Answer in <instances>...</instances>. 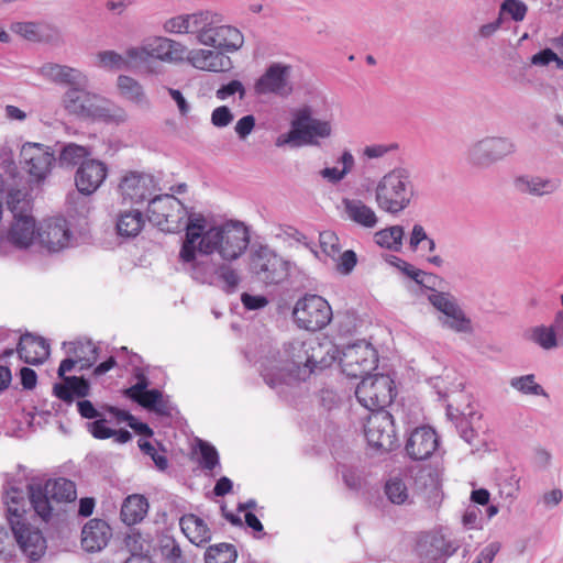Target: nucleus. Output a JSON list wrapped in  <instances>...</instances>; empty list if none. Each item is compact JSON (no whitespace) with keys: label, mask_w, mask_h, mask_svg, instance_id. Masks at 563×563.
Returning <instances> with one entry per match:
<instances>
[{"label":"nucleus","mask_w":563,"mask_h":563,"mask_svg":"<svg viewBox=\"0 0 563 563\" xmlns=\"http://www.w3.org/2000/svg\"><path fill=\"white\" fill-rule=\"evenodd\" d=\"M27 495L29 499L23 490L10 487L5 490L3 503L7 521L18 545L26 556L37 561L46 551V539L38 528L29 522L26 506L30 504L35 514L47 522L53 511L52 498L41 484H29Z\"/></svg>","instance_id":"nucleus-1"},{"label":"nucleus","mask_w":563,"mask_h":563,"mask_svg":"<svg viewBox=\"0 0 563 563\" xmlns=\"http://www.w3.org/2000/svg\"><path fill=\"white\" fill-rule=\"evenodd\" d=\"M249 243V231L242 223L227 222L207 229L206 218L196 214L190 217L186 224L179 260L192 261L195 251H199L201 257L218 253L224 261H234L245 252Z\"/></svg>","instance_id":"nucleus-2"},{"label":"nucleus","mask_w":563,"mask_h":563,"mask_svg":"<svg viewBox=\"0 0 563 563\" xmlns=\"http://www.w3.org/2000/svg\"><path fill=\"white\" fill-rule=\"evenodd\" d=\"M316 346V340H295L283 345L276 354L261 362V375L272 388L283 384L306 380L311 375L308 349Z\"/></svg>","instance_id":"nucleus-3"},{"label":"nucleus","mask_w":563,"mask_h":563,"mask_svg":"<svg viewBox=\"0 0 563 563\" xmlns=\"http://www.w3.org/2000/svg\"><path fill=\"white\" fill-rule=\"evenodd\" d=\"M88 87L68 88L63 96L66 111L81 119L101 120L107 123H123L126 112L100 95L89 92Z\"/></svg>","instance_id":"nucleus-4"},{"label":"nucleus","mask_w":563,"mask_h":563,"mask_svg":"<svg viewBox=\"0 0 563 563\" xmlns=\"http://www.w3.org/2000/svg\"><path fill=\"white\" fill-rule=\"evenodd\" d=\"M415 194L411 172L406 167H395L377 181L375 202L380 210L398 214L410 206Z\"/></svg>","instance_id":"nucleus-5"},{"label":"nucleus","mask_w":563,"mask_h":563,"mask_svg":"<svg viewBox=\"0 0 563 563\" xmlns=\"http://www.w3.org/2000/svg\"><path fill=\"white\" fill-rule=\"evenodd\" d=\"M8 209L11 211L13 222L8 232L9 241L24 249L32 244L35 234L38 232L35 225V219L31 214L32 206L29 195L25 190L18 188L8 189L5 196Z\"/></svg>","instance_id":"nucleus-6"},{"label":"nucleus","mask_w":563,"mask_h":563,"mask_svg":"<svg viewBox=\"0 0 563 563\" xmlns=\"http://www.w3.org/2000/svg\"><path fill=\"white\" fill-rule=\"evenodd\" d=\"M196 214L190 213L179 199L168 194L154 196L147 207L148 221L169 233L179 232L183 228L186 230L188 219Z\"/></svg>","instance_id":"nucleus-7"},{"label":"nucleus","mask_w":563,"mask_h":563,"mask_svg":"<svg viewBox=\"0 0 563 563\" xmlns=\"http://www.w3.org/2000/svg\"><path fill=\"white\" fill-rule=\"evenodd\" d=\"M331 125L310 115L309 110H301L291 122L288 133L282 134L276 141L277 146L289 144L291 146L317 145V137L325 139L331 135Z\"/></svg>","instance_id":"nucleus-8"},{"label":"nucleus","mask_w":563,"mask_h":563,"mask_svg":"<svg viewBox=\"0 0 563 563\" xmlns=\"http://www.w3.org/2000/svg\"><path fill=\"white\" fill-rule=\"evenodd\" d=\"M517 146L509 137L486 136L472 143L465 153L467 163L476 168H488L515 154Z\"/></svg>","instance_id":"nucleus-9"},{"label":"nucleus","mask_w":563,"mask_h":563,"mask_svg":"<svg viewBox=\"0 0 563 563\" xmlns=\"http://www.w3.org/2000/svg\"><path fill=\"white\" fill-rule=\"evenodd\" d=\"M358 402L371 411L384 410L394 397V380L384 374L367 375L361 378L355 389Z\"/></svg>","instance_id":"nucleus-10"},{"label":"nucleus","mask_w":563,"mask_h":563,"mask_svg":"<svg viewBox=\"0 0 563 563\" xmlns=\"http://www.w3.org/2000/svg\"><path fill=\"white\" fill-rule=\"evenodd\" d=\"M296 324L307 331L323 329L332 319V309L329 302L319 295H305L292 310Z\"/></svg>","instance_id":"nucleus-11"},{"label":"nucleus","mask_w":563,"mask_h":563,"mask_svg":"<svg viewBox=\"0 0 563 563\" xmlns=\"http://www.w3.org/2000/svg\"><path fill=\"white\" fill-rule=\"evenodd\" d=\"M250 266L252 273L266 285H278L289 274V263L266 245L252 252Z\"/></svg>","instance_id":"nucleus-12"},{"label":"nucleus","mask_w":563,"mask_h":563,"mask_svg":"<svg viewBox=\"0 0 563 563\" xmlns=\"http://www.w3.org/2000/svg\"><path fill=\"white\" fill-rule=\"evenodd\" d=\"M369 446L380 452H389L398 446L394 417L386 410L372 411L364 426Z\"/></svg>","instance_id":"nucleus-13"},{"label":"nucleus","mask_w":563,"mask_h":563,"mask_svg":"<svg viewBox=\"0 0 563 563\" xmlns=\"http://www.w3.org/2000/svg\"><path fill=\"white\" fill-rule=\"evenodd\" d=\"M377 352L371 343L357 342L342 351L340 365L342 372L351 378H363L377 367Z\"/></svg>","instance_id":"nucleus-14"},{"label":"nucleus","mask_w":563,"mask_h":563,"mask_svg":"<svg viewBox=\"0 0 563 563\" xmlns=\"http://www.w3.org/2000/svg\"><path fill=\"white\" fill-rule=\"evenodd\" d=\"M292 66L283 63H272L264 74L256 79L254 91L258 96L275 95L289 96L294 88L290 81Z\"/></svg>","instance_id":"nucleus-15"},{"label":"nucleus","mask_w":563,"mask_h":563,"mask_svg":"<svg viewBox=\"0 0 563 563\" xmlns=\"http://www.w3.org/2000/svg\"><path fill=\"white\" fill-rule=\"evenodd\" d=\"M54 162V153L48 146L26 142L21 147L20 164L36 181H42L47 177Z\"/></svg>","instance_id":"nucleus-16"},{"label":"nucleus","mask_w":563,"mask_h":563,"mask_svg":"<svg viewBox=\"0 0 563 563\" xmlns=\"http://www.w3.org/2000/svg\"><path fill=\"white\" fill-rule=\"evenodd\" d=\"M119 189L123 202L139 205L146 200L150 202L158 188L154 176L146 173L129 172L122 177Z\"/></svg>","instance_id":"nucleus-17"},{"label":"nucleus","mask_w":563,"mask_h":563,"mask_svg":"<svg viewBox=\"0 0 563 563\" xmlns=\"http://www.w3.org/2000/svg\"><path fill=\"white\" fill-rule=\"evenodd\" d=\"M439 443V437L433 428L418 427L410 432L405 444V452L413 461H424L433 455Z\"/></svg>","instance_id":"nucleus-18"},{"label":"nucleus","mask_w":563,"mask_h":563,"mask_svg":"<svg viewBox=\"0 0 563 563\" xmlns=\"http://www.w3.org/2000/svg\"><path fill=\"white\" fill-rule=\"evenodd\" d=\"M108 175L107 165L99 161L89 158L82 162L75 173V185L77 190L86 196L97 191Z\"/></svg>","instance_id":"nucleus-19"},{"label":"nucleus","mask_w":563,"mask_h":563,"mask_svg":"<svg viewBox=\"0 0 563 563\" xmlns=\"http://www.w3.org/2000/svg\"><path fill=\"white\" fill-rule=\"evenodd\" d=\"M459 544L442 533H432L419 543V554L428 563H445L459 549Z\"/></svg>","instance_id":"nucleus-20"},{"label":"nucleus","mask_w":563,"mask_h":563,"mask_svg":"<svg viewBox=\"0 0 563 563\" xmlns=\"http://www.w3.org/2000/svg\"><path fill=\"white\" fill-rule=\"evenodd\" d=\"M37 235L41 243L52 252L68 246L71 239L69 224L63 217L47 219L38 230Z\"/></svg>","instance_id":"nucleus-21"},{"label":"nucleus","mask_w":563,"mask_h":563,"mask_svg":"<svg viewBox=\"0 0 563 563\" xmlns=\"http://www.w3.org/2000/svg\"><path fill=\"white\" fill-rule=\"evenodd\" d=\"M15 352L20 360L30 365L43 364L49 356V343L43 336L30 332L20 336Z\"/></svg>","instance_id":"nucleus-22"},{"label":"nucleus","mask_w":563,"mask_h":563,"mask_svg":"<svg viewBox=\"0 0 563 563\" xmlns=\"http://www.w3.org/2000/svg\"><path fill=\"white\" fill-rule=\"evenodd\" d=\"M40 73L46 79L69 88L88 87V77L79 69L54 63L44 64Z\"/></svg>","instance_id":"nucleus-23"},{"label":"nucleus","mask_w":563,"mask_h":563,"mask_svg":"<svg viewBox=\"0 0 563 563\" xmlns=\"http://www.w3.org/2000/svg\"><path fill=\"white\" fill-rule=\"evenodd\" d=\"M514 185L520 194L544 197L556 192L561 186V181L555 177L521 175L515 178Z\"/></svg>","instance_id":"nucleus-24"},{"label":"nucleus","mask_w":563,"mask_h":563,"mask_svg":"<svg viewBox=\"0 0 563 563\" xmlns=\"http://www.w3.org/2000/svg\"><path fill=\"white\" fill-rule=\"evenodd\" d=\"M188 62L197 69L206 71H225L232 67L229 56L219 51L192 49L187 56Z\"/></svg>","instance_id":"nucleus-25"},{"label":"nucleus","mask_w":563,"mask_h":563,"mask_svg":"<svg viewBox=\"0 0 563 563\" xmlns=\"http://www.w3.org/2000/svg\"><path fill=\"white\" fill-rule=\"evenodd\" d=\"M111 536L109 525L101 519H91L82 528L81 545L87 552H97L103 549Z\"/></svg>","instance_id":"nucleus-26"},{"label":"nucleus","mask_w":563,"mask_h":563,"mask_svg":"<svg viewBox=\"0 0 563 563\" xmlns=\"http://www.w3.org/2000/svg\"><path fill=\"white\" fill-rule=\"evenodd\" d=\"M344 212L349 220L365 229H373L378 218L372 207L360 199L344 198L342 200Z\"/></svg>","instance_id":"nucleus-27"},{"label":"nucleus","mask_w":563,"mask_h":563,"mask_svg":"<svg viewBox=\"0 0 563 563\" xmlns=\"http://www.w3.org/2000/svg\"><path fill=\"white\" fill-rule=\"evenodd\" d=\"M53 386V394L60 400L70 404L75 397L84 398L89 395L90 384L84 376H68Z\"/></svg>","instance_id":"nucleus-28"},{"label":"nucleus","mask_w":563,"mask_h":563,"mask_svg":"<svg viewBox=\"0 0 563 563\" xmlns=\"http://www.w3.org/2000/svg\"><path fill=\"white\" fill-rule=\"evenodd\" d=\"M186 47L167 37H156L147 43V55L161 60L179 62L184 59Z\"/></svg>","instance_id":"nucleus-29"},{"label":"nucleus","mask_w":563,"mask_h":563,"mask_svg":"<svg viewBox=\"0 0 563 563\" xmlns=\"http://www.w3.org/2000/svg\"><path fill=\"white\" fill-rule=\"evenodd\" d=\"M180 528L191 543L202 545L211 540V531L200 517L188 514L180 518Z\"/></svg>","instance_id":"nucleus-30"},{"label":"nucleus","mask_w":563,"mask_h":563,"mask_svg":"<svg viewBox=\"0 0 563 563\" xmlns=\"http://www.w3.org/2000/svg\"><path fill=\"white\" fill-rule=\"evenodd\" d=\"M214 44L211 47L220 48L225 52H236L243 46L244 37L239 29L220 22L218 29L213 33Z\"/></svg>","instance_id":"nucleus-31"},{"label":"nucleus","mask_w":563,"mask_h":563,"mask_svg":"<svg viewBox=\"0 0 563 563\" xmlns=\"http://www.w3.org/2000/svg\"><path fill=\"white\" fill-rule=\"evenodd\" d=\"M148 509L147 499L142 495H131L125 498L121 507V519L128 526L143 520Z\"/></svg>","instance_id":"nucleus-32"},{"label":"nucleus","mask_w":563,"mask_h":563,"mask_svg":"<svg viewBox=\"0 0 563 563\" xmlns=\"http://www.w3.org/2000/svg\"><path fill=\"white\" fill-rule=\"evenodd\" d=\"M197 252L195 251V260L183 262V264L189 265L188 271L195 280L211 285L219 273V265L212 263L208 257L198 260Z\"/></svg>","instance_id":"nucleus-33"},{"label":"nucleus","mask_w":563,"mask_h":563,"mask_svg":"<svg viewBox=\"0 0 563 563\" xmlns=\"http://www.w3.org/2000/svg\"><path fill=\"white\" fill-rule=\"evenodd\" d=\"M438 321L442 328L455 333L472 334L474 331L471 318L466 316L461 306L444 316H439Z\"/></svg>","instance_id":"nucleus-34"},{"label":"nucleus","mask_w":563,"mask_h":563,"mask_svg":"<svg viewBox=\"0 0 563 563\" xmlns=\"http://www.w3.org/2000/svg\"><path fill=\"white\" fill-rule=\"evenodd\" d=\"M121 96L140 107H150V101L141 84L134 78L120 75L117 82Z\"/></svg>","instance_id":"nucleus-35"},{"label":"nucleus","mask_w":563,"mask_h":563,"mask_svg":"<svg viewBox=\"0 0 563 563\" xmlns=\"http://www.w3.org/2000/svg\"><path fill=\"white\" fill-rule=\"evenodd\" d=\"M144 218L140 210L123 211L117 220V231L120 236L134 238L144 227Z\"/></svg>","instance_id":"nucleus-36"},{"label":"nucleus","mask_w":563,"mask_h":563,"mask_svg":"<svg viewBox=\"0 0 563 563\" xmlns=\"http://www.w3.org/2000/svg\"><path fill=\"white\" fill-rule=\"evenodd\" d=\"M43 486L54 501L69 503L76 499V486L69 479L63 477L48 479Z\"/></svg>","instance_id":"nucleus-37"},{"label":"nucleus","mask_w":563,"mask_h":563,"mask_svg":"<svg viewBox=\"0 0 563 563\" xmlns=\"http://www.w3.org/2000/svg\"><path fill=\"white\" fill-rule=\"evenodd\" d=\"M154 550L161 554L164 563H184L181 549L169 534L159 536Z\"/></svg>","instance_id":"nucleus-38"},{"label":"nucleus","mask_w":563,"mask_h":563,"mask_svg":"<svg viewBox=\"0 0 563 563\" xmlns=\"http://www.w3.org/2000/svg\"><path fill=\"white\" fill-rule=\"evenodd\" d=\"M316 345L317 347L309 345L311 349H308L311 374L318 368L323 369L329 367L336 360L334 353H331L332 347H328L318 340H316Z\"/></svg>","instance_id":"nucleus-39"},{"label":"nucleus","mask_w":563,"mask_h":563,"mask_svg":"<svg viewBox=\"0 0 563 563\" xmlns=\"http://www.w3.org/2000/svg\"><path fill=\"white\" fill-rule=\"evenodd\" d=\"M238 551L231 543L210 545L205 552V563H235Z\"/></svg>","instance_id":"nucleus-40"},{"label":"nucleus","mask_w":563,"mask_h":563,"mask_svg":"<svg viewBox=\"0 0 563 563\" xmlns=\"http://www.w3.org/2000/svg\"><path fill=\"white\" fill-rule=\"evenodd\" d=\"M404 228L393 225L375 233V242L385 249L398 252L402 245Z\"/></svg>","instance_id":"nucleus-41"},{"label":"nucleus","mask_w":563,"mask_h":563,"mask_svg":"<svg viewBox=\"0 0 563 563\" xmlns=\"http://www.w3.org/2000/svg\"><path fill=\"white\" fill-rule=\"evenodd\" d=\"M339 162L343 165L342 169H338L336 167H325L320 172V175L331 184H338L344 179V177L352 172L355 165L354 156L350 151H344L339 158Z\"/></svg>","instance_id":"nucleus-42"},{"label":"nucleus","mask_w":563,"mask_h":563,"mask_svg":"<svg viewBox=\"0 0 563 563\" xmlns=\"http://www.w3.org/2000/svg\"><path fill=\"white\" fill-rule=\"evenodd\" d=\"M206 21H202L201 32L198 35V42L202 45H213L214 36L213 33L218 29L220 22H224V16L221 13L206 10L205 18Z\"/></svg>","instance_id":"nucleus-43"},{"label":"nucleus","mask_w":563,"mask_h":563,"mask_svg":"<svg viewBox=\"0 0 563 563\" xmlns=\"http://www.w3.org/2000/svg\"><path fill=\"white\" fill-rule=\"evenodd\" d=\"M530 340L547 351L562 346L559 335L553 332V329L545 325L532 328Z\"/></svg>","instance_id":"nucleus-44"},{"label":"nucleus","mask_w":563,"mask_h":563,"mask_svg":"<svg viewBox=\"0 0 563 563\" xmlns=\"http://www.w3.org/2000/svg\"><path fill=\"white\" fill-rule=\"evenodd\" d=\"M499 494L505 498H515L520 489V477L514 470H505L497 477Z\"/></svg>","instance_id":"nucleus-45"},{"label":"nucleus","mask_w":563,"mask_h":563,"mask_svg":"<svg viewBox=\"0 0 563 563\" xmlns=\"http://www.w3.org/2000/svg\"><path fill=\"white\" fill-rule=\"evenodd\" d=\"M90 155L86 146L69 143L65 145L59 154V162L63 166H80Z\"/></svg>","instance_id":"nucleus-46"},{"label":"nucleus","mask_w":563,"mask_h":563,"mask_svg":"<svg viewBox=\"0 0 563 563\" xmlns=\"http://www.w3.org/2000/svg\"><path fill=\"white\" fill-rule=\"evenodd\" d=\"M510 386L525 395L547 396L544 388L536 383L533 374L512 377Z\"/></svg>","instance_id":"nucleus-47"},{"label":"nucleus","mask_w":563,"mask_h":563,"mask_svg":"<svg viewBox=\"0 0 563 563\" xmlns=\"http://www.w3.org/2000/svg\"><path fill=\"white\" fill-rule=\"evenodd\" d=\"M429 302L441 313V316L460 306L457 298L448 291H433L428 296Z\"/></svg>","instance_id":"nucleus-48"},{"label":"nucleus","mask_w":563,"mask_h":563,"mask_svg":"<svg viewBox=\"0 0 563 563\" xmlns=\"http://www.w3.org/2000/svg\"><path fill=\"white\" fill-rule=\"evenodd\" d=\"M198 449L200 453L199 464L206 471H213L220 465L219 453L217 449L207 441L199 440Z\"/></svg>","instance_id":"nucleus-49"},{"label":"nucleus","mask_w":563,"mask_h":563,"mask_svg":"<svg viewBox=\"0 0 563 563\" xmlns=\"http://www.w3.org/2000/svg\"><path fill=\"white\" fill-rule=\"evenodd\" d=\"M67 354L74 356L77 362H82L89 358V355H99V347L90 340L75 341L68 343Z\"/></svg>","instance_id":"nucleus-50"},{"label":"nucleus","mask_w":563,"mask_h":563,"mask_svg":"<svg viewBox=\"0 0 563 563\" xmlns=\"http://www.w3.org/2000/svg\"><path fill=\"white\" fill-rule=\"evenodd\" d=\"M385 494L396 505H401L408 499L406 484L400 478H391L385 485Z\"/></svg>","instance_id":"nucleus-51"},{"label":"nucleus","mask_w":563,"mask_h":563,"mask_svg":"<svg viewBox=\"0 0 563 563\" xmlns=\"http://www.w3.org/2000/svg\"><path fill=\"white\" fill-rule=\"evenodd\" d=\"M5 164V174L9 176L12 183H9L8 179H4L0 174V194L5 198L8 194V189L18 188L19 181H21V177H19V172L13 159L8 158L4 159Z\"/></svg>","instance_id":"nucleus-52"},{"label":"nucleus","mask_w":563,"mask_h":563,"mask_svg":"<svg viewBox=\"0 0 563 563\" xmlns=\"http://www.w3.org/2000/svg\"><path fill=\"white\" fill-rule=\"evenodd\" d=\"M235 93L239 95L240 100H244V98L246 96V89L240 80L233 79V80L229 81L228 84L222 85L216 91V97L219 100H227L228 98H230L231 96H234Z\"/></svg>","instance_id":"nucleus-53"},{"label":"nucleus","mask_w":563,"mask_h":563,"mask_svg":"<svg viewBox=\"0 0 563 563\" xmlns=\"http://www.w3.org/2000/svg\"><path fill=\"white\" fill-rule=\"evenodd\" d=\"M386 261L397 267L400 272H402L406 276L415 280V283H420V277L423 274V271L416 268L413 265L407 263L402 258L395 256V255H388L386 257Z\"/></svg>","instance_id":"nucleus-54"},{"label":"nucleus","mask_w":563,"mask_h":563,"mask_svg":"<svg viewBox=\"0 0 563 563\" xmlns=\"http://www.w3.org/2000/svg\"><path fill=\"white\" fill-rule=\"evenodd\" d=\"M100 64L109 69H122L126 66V60L114 51H103L98 54Z\"/></svg>","instance_id":"nucleus-55"},{"label":"nucleus","mask_w":563,"mask_h":563,"mask_svg":"<svg viewBox=\"0 0 563 563\" xmlns=\"http://www.w3.org/2000/svg\"><path fill=\"white\" fill-rule=\"evenodd\" d=\"M139 448L141 449V451L144 454L151 456V459L153 460V462L155 463L156 467L159 471H165L168 467L167 457L165 455L158 454L156 449L154 448V445L151 442L145 441V440H140Z\"/></svg>","instance_id":"nucleus-56"},{"label":"nucleus","mask_w":563,"mask_h":563,"mask_svg":"<svg viewBox=\"0 0 563 563\" xmlns=\"http://www.w3.org/2000/svg\"><path fill=\"white\" fill-rule=\"evenodd\" d=\"M398 148V143L373 144L364 147L363 155L369 159L380 158L390 152L397 151Z\"/></svg>","instance_id":"nucleus-57"},{"label":"nucleus","mask_w":563,"mask_h":563,"mask_svg":"<svg viewBox=\"0 0 563 563\" xmlns=\"http://www.w3.org/2000/svg\"><path fill=\"white\" fill-rule=\"evenodd\" d=\"M501 12H507L515 21H522L527 13V5L519 0H506L501 4Z\"/></svg>","instance_id":"nucleus-58"},{"label":"nucleus","mask_w":563,"mask_h":563,"mask_svg":"<svg viewBox=\"0 0 563 563\" xmlns=\"http://www.w3.org/2000/svg\"><path fill=\"white\" fill-rule=\"evenodd\" d=\"M233 113L227 106H220L211 113V123L216 128H225L233 121Z\"/></svg>","instance_id":"nucleus-59"},{"label":"nucleus","mask_w":563,"mask_h":563,"mask_svg":"<svg viewBox=\"0 0 563 563\" xmlns=\"http://www.w3.org/2000/svg\"><path fill=\"white\" fill-rule=\"evenodd\" d=\"M12 30L29 41H38V25L34 22H19L13 24Z\"/></svg>","instance_id":"nucleus-60"},{"label":"nucleus","mask_w":563,"mask_h":563,"mask_svg":"<svg viewBox=\"0 0 563 563\" xmlns=\"http://www.w3.org/2000/svg\"><path fill=\"white\" fill-rule=\"evenodd\" d=\"M164 30L168 33L184 34L188 33L187 14L177 15L168 19L164 23Z\"/></svg>","instance_id":"nucleus-61"},{"label":"nucleus","mask_w":563,"mask_h":563,"mask_svg":"<svg viewBox=\"0 0 563 563\" xmlns=\"http://www.w3.org/2000/svg\"><path fill=\"white\" fill-rule=\"evenodd\" d=\"M218 276L224 282L228 291H234L240 283L238 273L225 265H219Z\"/></svg>","instance_id":"nucleus-62"},{"label":"nucleus","mask_w":563,"mask_h":563,"mask_svg":"<svg viewBox=\"0 0 563 563\" xmlns=\"http://www.w3.org/2000/svg\"><path fill=\"white\" fill-rule=\"evenodd\" d=\"M104 419H98L88 423L90 433L96 439L106 440L113 437L114 430L107 427Z\"/></svg>","instance_id":"nucleus-63"},{"label":"nucleus","mask_w":563,"mask_h":563,"mask_svg":"<svg viewBox=\"0 0 563 563\" xmlns=\"http://www.w3.org/2000/svg\"><path fill=\"white\" fill-rule=\"evenodd\" d=\"M255 128V117L247 114L242 117L235 124L234 131L241 140H245Z\"/></svg>","instance_id":"nucleus-64"}]
</instances>
